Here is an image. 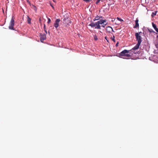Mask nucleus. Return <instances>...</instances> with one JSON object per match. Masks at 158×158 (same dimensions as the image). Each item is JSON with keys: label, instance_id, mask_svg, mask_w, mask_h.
<instances>
[{"label": "nucleus", "instance_id": "nucleus-10", "mask_svg": "<svg viewBox=\"0 0 158 158\" xmlns=\"http://www.w3.org/2000/svg\"><path fill=\"white\" fill-rule=\"evenodd\" d=\"M106 19L103 20L101 19L99 21H98V22L100 24H102L104 23H105L106 22Z\"/></svg>", "mask_w": 158, "mask_h": 158}, {"label": "nucleus", "instance_id": "nucleus-36", "mask_svg": "<svg viewBox=\"0 0 158 158\" xmlns=\"http://www.w3.org/2000/svg\"><path fill=\"white\" fill-rule=\"evenodd\" d=\"M124 54H127L126 53H124Z\"/></svg>", "mask_w": 158, "mask_h": 158}, {"label": "nucleus", "instance_id": "nucleus-12", "mask_svg": "<svg viewBox=\"0 0 158 158\" xmlns=\"http://www.w3.org/2000/svg\"><path fill=\"white\" fill-rule=\"evenodd\" d=\"M31 19L28 16H27V22L29 24H31Z\"/></svg>", "mask_w": 158, "mask_h": 158}, {"label": "nucleus", "instance_id": "nucleus-13", "mask_svg": "<svg viewBox=\"0 0 158 158\" xmlns=\"http://www.w3.org/2000/svg\"><path fill=\"white\" fill-rule=\"evenodd\" d=\"M89 26H91V27H94L95 26V23L92 22L89 25Z\"/></svg>", "mask_w": 158, "mask_h": 158}, {"label": "nucleus", "instance_id": "nucleus-32", "mask_svg": "<svg viewBox=\"0 0 158 158\" xmlns=\"http://www.w3.org/2000/svg\"><path fill=\"white\" fill-rule=\"evenodd\" d=\"M39 21H41L40 18V19H39Z\"/></svg>", "mask_w": 158, "mask_h": 158}, {"label": "nucleus", "instance_id": "nucleus-8", "mask_svg": "<svg viewBox=\"0 0 158 158\" xmlns=\"http://www.w3.org/2000/svg\"><path fill=\"white\" fill-rule=\"evenodd\" d=\"M95 26H96V27H95V29H101V27L100 25V24L97 22L95 23Z\"/></svg>", "mask_w": 158, "mask_h": 158}, {"label": "nucleus", "instance_id": "nucleus-19", "mask_svg": "<svg viewBox=\"0 0 158 158\" xmlns=\"http://www.w3.org/2000/svg\"><path fill=\"white\" fill-rule=\"evenodd\" d=\"M94 40H98V37H97V36L96 35H95L94 36Z\"/></svg>", "mask_w": 158, "mask_h": 158}, {"label": "nucleus", "instance_id": "nucleus-21", "mask_svg": "<svg viewBox=\"0 0 158 158\" xmlns=\"http://www.w3.org/2000/svg\"><path fill=\"white\" fill-rule=\"evenodd\" d=\"M51 22V19H50V18H48V23H49Z\"/></svg>", "mask_w": 158, "mask_h": 158}, {"label": "nucleus", "instance_id": "nucleus-6", "mask_svg": "<svg viewBox=\"0 0 158 158\" xmlns=\"http://www.w3.org/2000/svg\"><path fill=\"white\" fill-rule=\"evenodd\" d=\"M106 30L107 32L109 33H111L112 31L114 32V31L113 30L112 28L110 26H108L106 27Z\"/></svg>", "mask_w": 158, "mask_h": 158}, {"label": "nucleus", "instance_id": "nucleus-31", "mask_svg": "<svg viewBox=\"0 0 158 158\" xmlns=\"http://www.w3.org/2000/svg\"><path fill=\"white\" fill-rule=\"evenodd\" d=\"M66 20V19H65V18L64 19V20H64H64Z\"/></svg>", "mask_w": 158, "mask_h": 158}, {"label": "nucleus", "instance_id": "nucleus-29", "mask_svg": "<svg viewBox=\"0 0 158 158\" xmlns=\"http://www.w3.org/2000/svg\"><path fill=\"white\" fill-rule=\"evenodd\" d=\"M27 2H28V3H30V2L29 1V0H27Z\"/></svg>", "mask_w": 158, "mask_h": 158}, {"label": "nucleus", "instance_id": "nucleus-20", "mask_svg": "<svg viewBox=\"0 0 158 158\" xmlns=\"http://www.w3.org/2000/svg\"><path fill=\"white\" fill-rule=\"evenodd\" d=\"M156 12H152V16H153L154 15H155L156 14Z\"/></svg>", "mask_w": 158, "mask_h": 158}, {"label": "nucleus", "instance_id": "nucleus-27", "mask_svg": "<svg viewBox=\"0 0 158 158\" xmlns=\"http://www.w3.org/2000/svg\"><path fill=\"white\" fill-rule=\"evenodd\" d=\"M84 1H85L86 2H89L90 1L89 0H83Z\"/></svg>", "mask_w": 158, "mask_h": 158}, {"label": "nucleus", "instance_id": "nucleus-30", "mask_svg": "<svg viewBox=\"0 0 158 158\" xmlns=\"http://www.w3.org/2000/svg\"><path fill=\"white\" fill-rule=\"evenodd\" d=\"M114 20H115V19H114V20L112 19L111 20V21L112 22H113L114 21Z\"/></svg>", "mask_w": 158, "mask_h": 158}, {"label": "nucleus", "instance_id": "nucleus-4", "mask_svg": "<svg viewBox=\"0 0 158 158\" xmlns=\"http://www.w3.org/2000/svg\"><path fill=\"white\" fill-rule=\"evenodd\" d=\"M40 41L41 42H43L44 40L46 39V35L45 34L40 33Z\"/></svg>", "mask_w": 158, "mask_h": 158}, {"label": "nucleus", "instance_id": "nucleus-16", "mask_svg": "<svg viewBox=\"0 0 158 158\" xmlns=\"http://www.w3.org/2000/svg\"><path fill=\"white\" fill-rule=\"evenodd\" d=\"M114 38L115 36L114 35L113 36V38H111V39L114 41V42H115V41Z\"/></svg>", "mask_w": 158, "mask_h": 158}, {"label": "nucleus", "instance_id": "nucleus-33", "mask_svg": "<svg viewBox=\"0 0 158 158\" xmlns=\"http://www.w3.org/2000/svg\"><path fill=\"white\" fill-rule=\"evenodd\" d=\"M157 39H158V35H157Z\"/></svg>", "mask_w": 158, "mask_h": 158}, {"label": "nucleus", "instance_id": "nucleus-22", "mask_svg": "<svg viewBox=\"0 0 158 158\" xmlns=\"http://www.w3.org/2000/svg\"><path fill=\"white\" fill-rule=\"evenodd\" d=\"M100 1H101V0H97L96 2V4H98L99 3V2H100Z\"/></svg>", "mask_w": 158, "mask_h": 158}, {"label": "nucleus", "instance_id": "nucleus-24", "mask_svg": "<svg viewBox=\"0 0 158 158\" xmlns=\"http://www.w3.org/2000/svg\"><path fill=\"white\" fill-rule=\"evenodd\" d=\"M138 33V35H140L142 33V32H139L136 33Z\"/></svg>", "mask_w": 158, "mask_h": 158}, {"label": "nucleus", "instance_id": "nucleus-15", "mask_svg": "<svg viewBox=\"0 0 158 158\" xmlns=\"http://www.w3.org/2000/svg\"><path fill=\"white\" fill-rule=\"evenodd\" d=\"M44 30L45 32L46 33V34H47V31L46 30V25H45V24H44Z\"/></svg>", "mask_w": 158, "mask_h": 158}, {"label": "nucleus", "instance_id": "nucleus-28", "mask_svg": "<svg viewBox=\"0 0 158 158\" xmlns=\"http://www.w3.org/2000/svg\"><path fill=\"white\" fill-rule=\"evenodd\" d=\"M99 19L100 18H102V16H99Z\"/></svg>", "mask_w": 158, "mask_h": 158}, {"label": "nucleus", "instance_id": "nucleus-35", "mask_svg": "<svg viewBox=\"0 0 158 158\" xmlns=\"http://www.w3.org/2000/svg\"><path fill=\"white\" fill-rule=\"evenodd\" d=\"M69 22L70 23H71V22H70V21H69Z\"/></svg>", "mask_w": 158, "mask_h": 158}, {"label": "nucleus", "instance_id": "nucleus-14", "mask_svg": "<svg viewBox=\"0 0 158 158\" xmlns=\"http://www.w3.org/2000/svg\"><path fill=\"white\" fill-rule=\"evenodd\" d=\"M99 16L97 15V16H96L95 17V18L94 19V21H95V20H99Z\"/></svg>", "mask_w": 158, "mask_h": 158}, {"label": "nucleus", "instance_id": "nucleus-25", "mask_svg": "<svg viewBox=\"0 0 158 158\" xmlns=\"http://www.w3.org/2000/svg\"><path fill=\"white\" fill-rule=\"evenodd\" d=\"M105 39H106L107 40V41L109 43V40L107 39V37L106 36L105 38Z\"/></svg>", "mask_w": 158, "mask_h": 158}, {"label": "nucleus", "instance_id": "nucleus-26", "mask_svg": "<svg viewBox=\"0 0 158 158\" xmlns=\"http://www.w3.org/2000/svg\"><path fill=\"white\" fill-rule=\"evenodd\" d=\"M118 43H119L118 42L115 45L116 47H117L118 46Z\"/></svg>", "mask_w": 158, "mask_h": 158}, {"label": "nucleus", "instance_id": "nucleus-2", "mask_svg": "<svg viewBox=\"0 0 158 158\" xmlns=\"http://www.w3.org/2000/svg\"><path fill=\"white\" fill-rule=\"evenodd\" d=\"M14 19L13 18V17H12L10 22L9 26V29L14 30V29L13 27L14 25Z\"/></svg>", "mask_w": 158, "mask_h": 158}, {"label": "nucleus", "instance_id": "nucleus-17", "mask_svg": "<svg viewBox=\"0 0 158 158\" xmlns=\"http://www.w3.org/2000/svg\"><path fill=\"white\" fill-rule=\"evenodd\" d=\"M107 24V23H103L102 25V27H105V26Z\"/></svg>", "mask_w": 158, "mask_h": 158}, {"label": "nucleus", "instance_id": "nucleus-5", "mask_svg": "<svg viewBox=\"0 0 158 158\" xmlns=\"http://www.w3.org/2000/svg\"><path fill=\"white\" fill-rule=\"evenodd\" d=\"M60 21V19H57L56 20L55 23H54V26L55 27L56 29H57V28L58 27Z\"/></svg>", "mask_w": 158, "mask_h": 158}, {"label": "nucleus", "instance_id": "nucleus-11", "mask_svg": "<svg viewBox=\"0 0 158 158\" xmlns=\"http://www.w3.org/2000/svg\"><path fill=\"white\" fill-rule=\"evenodd\" d=\"M152 24L154 28L158 33V28H157L156 25L153 23H152Z\"/></svg>", "mask_w": 158, "mask_h": 158}, {"label": "nucleus", "instance_id": "nucleus-3", "mask_svg": "<svg viewBox=\"0 0 158 158\" xmlns=\"http://www.w3.org/2000/svg\"><path fill=\"white\" fill-rule=\"evenodd\" d=\"M135 35L137 41H138V43L141 44L142 40V37L141 35H138V33H135Z\"/></svg>", "mask_w": 158, "mask_h": 158}, {"label": "nucleus", "instance_id": "nucleus-18", "mask_svg": "<svg viewBox=\"0 0 158 158\" xmlns=\"http://www.w3.org/2000/svg\"><path fill=\"white\" fill-rule=\"evenodd\" d=\"M117 19L118 20H119V21H121V22H122V21H123V20L121 18H119V17H117Z\"/></svg>", "mask_w": 158, "mask_h": 158}, {"label": "nucleus", "instance_id": "nucleus-9", "mask_svg": "<svg viewBox=\"0 0 158 158\" xmlns=\"http://www.w3.org/2000/svg\"><path fill=\"white\" fill-rule=\"evenodd\" d=\"M139 19H136L135 20V25L134 26V28H136L139 26V24L138 23Z\"/></svg>", "mask_w": 158, "mask_h": 158}, {"label": "nucleus", "instance_id": "nucleus-7", "mask_svg": "<svg viewBox=\"0 0 158 158\" xmlns=\"http://www.w3.org/2000/svg\"><path fill=\"white\" fill-rule=\"evenodd\" d=\"M140 44H140L137 43L136 45L131 49V51L133 52L134 50L138 49L139 47V46L140 45Z\"/></svg>", "mask_w": 158, "mask_h": 158}, {"label": "nucleus", "instance_id": "nucleus-23", "mask_svg": "<svg viewBox=\"0 0 158 158\" xmlns=\"http://www.w3.org/2000/svg\"><path fill=\"white\" fill-rule=\"evenodd\" d=\"M50 5H51V6L52 7V8L53 9H54V7L52 5V4L51 3H50Z\"/></svg>", "mask_w": 158, "mask_h": 158}, {"label": "nucleus", "instance_id": "nucleus-34", "mask_svg": "<svg viewBox=\"0 0 158 158\" xmlns=\"http://www.w3.org/2000/svg\"><path fill=\"white\" fill-rule=\"evenodd\" d=\"M53 1L54 2H55V0H53Z\"/></svg>", "mask_w": 158, "mask_h": 158}, {"label": "nucleus", "instance_id": "nucleus-1", "mask_svg": "<svg viewBox=\"0 0 158 158\" xmlns=\"http://www.w3.org/2000/svg\"><path fill=\"white\" fill-rule=\"evenodd\" d=\"M129 50L125 49L119 53V55L121 56H126L128 57H131L130 54H124V53H128L129 52Z\"/></svg>", "mask_w": 158, "mask_h": 158}]
</instances>
